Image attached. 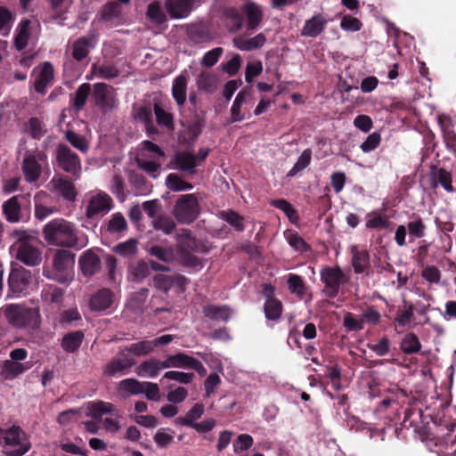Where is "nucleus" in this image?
Returning <instances> with one entry per match:
<instances>
[{
  "label": "nucleus",
  "mask_w": 456,
  "mask_h": 456,
  "mask_svg": "<svg viewBox=\"0 0 456 456\" xmlns=\"http://www.w3.org/2000/svg\"><path fill=\"white\" fill-rule=\"evenodd\" d=\"M44 238L49 245L61 248H74L77 245V235L74 225L56 218L47 223L43 229Z\"/></svg>",
  "instance_id": "f257e3e1"
},
{
  "label": "nucleus",
  "mask_w": 456,
  "mask_h": 456,
  "mask_svg": "<svg viewBox=\"0 0 456 456\" xmlns=\"http://www.w3.org/2000/svg\"><path fill=\"white\" fill-rule=\"evenodd\" d=\"M0 445L14 447L12 450L4 451L7 456H23L31 448V443L27 434L17 425H12L8 428H0Z\"/></svg>",
  "instance_id": "f03ea898"
},
{
  "label": "nucleus",
  "mask_w": 456,
  "mask_h": 456,
  "mask_svg": "<svg viewBox=\"0 0 456 456\" xmlns=\"http://www.w3.org/2000/svg\"><path fill=\"white\" fill-rule=\"evenodd\" d=\"M75 264V254L67 249H57L53 257V270L44 275L60 283H67L71 280L69 269Z\"/></svg>",
  "instance_id": "7ed1b4c3"
},
{
  "label": "nucleus",
  "mask_w": 456,
  "mask_h": 456,
  "mask_svg": "<svg viewBox=\"0 0 456 456\" xmlns=\"http://www.w3.org/2000/svg\"><path fill=\"white\" fill-rule=\"evenodd\" d=\"M30 200L28 195L18 194L5 200L2 205L4 218L11 224L19 223L28 217Z\"/></svg>",
  "instance_id": "20e7f679"
},
{
  "label": "nucleus",
  "mask_w": 456,
  "mask_h": 456,
  "mask_svg": "<svg viewBox=\"0 0 456 456\" xmlns=\"http://www.w3.org/2000/svg\"><path fill=\"white\" fill-rule=\"evenodd\" d=\"M175 219L183 224H190L195 221L200 213L199 201L194 194L182 195L174 208Z\"/></svg>",
  "instance_id": "39448f33"
},
{
  "label": "nucleus",
  "mask_w": 456,
  "mask_h": 456,
  "mask_svg": "<svg viewBox=\"0 0 456 456\" xmlns=\"http://www.w3.org/2000/svg\"><path fill=\"white\" fill-rule=\"evenodd\" d=\"M322 282L324 284L323 292L330 298H334L338 295L341 285L347 282L344 272L339 266H326L320 272Z\"/></svg>",
  "instance_id": "423d86ee"
},
{
  "label": "nucleus",
  "mask_w": 456,
  "mask_h": 456,
  "mask_svg": "<svg viewBox=\"0 0 456 456\" xmlns=\"http://www.w3.org/2000/svg\"><path fill=\"white\" fill-rule=\"evenodd\" d=\"M56 161L59 167L66 173L77 178L80 176L82 170L80 158L68 145L60 143L57 146Z\"/></svg>",
  "instance_id": "0eeeda50"
},
{
  "label": "nucleus",
  "mask_w": 456,
  "mask_h": 456,
  "mask_svg": "<svg viewBox=\"0 0 456 456\" xmlns=\"http://www.w3.org/2000/svg\"><path fill=\"white\" fill-rule=\"evenodd\" d=\"M37 314L17 305H9L5 309V317L8 322L16 328L32 326L37 322Z\"/></svg>",
  "instance_id": "6e6552de"
},
{
  "label": "nucleus",
  "mask_w": 456,
  "mask_h": 456,
  "mask_svg": "<svg viewBox=\"0 0 456 456\" xmlns=\"http://www.w3.org/2000/svg\"><path fill=\"white\" fill-rule=\"evenodd\" d=\"M135 364L134 359L126 354L125 350L119 352L118 356L112 358L102 370L106 377H116L127 374Z\"/></svg>",
  "instance_id": "1a4fd4ad"
},
{
  "label": "nucleus",
  "mask_w": 456,
  "mask_h": 456,
  "mask_svg": "<svg viewBox=\"0 0 456 456\" xmlns=\"http://www.w3.org/2000/svg\"><path fill=\"white\" fill-rule=\"evenodd\" d=\"M93 87L94 104L103 111L114 109L116 101L112 95V87L105 83H95Z\"/></svg>",
  "instance_id": "9d476101"
},
{
  "label": "nucleus",
  "mask_w": 456,
  "mask_h": 456,
  "mask_svg": "<svg viewBox=\"0 0 456 456\" xmlns=\"http://www.w3.org/2000/svg\"><path fill=\"white\" fill-rule=\"evenodd\" d=\"M54 80V69L50 61H45L39 71L35 74L33 81L34 90L42 95L45 94L48 86L53 85Z\"/></svg>",
  "instance_id": "9b49d317"
},
{
  "label": "nucleus",
  "mask_w": 456,
  "mask_h": 456,
  "mask_svg": "<svg viewBox=\"0 0 456 456\" xmlns=\"http://www.w3.org/2000/svg\"><path fill=\"white\" fill-rule=\"evenodd\" d=\"M111 208L112 199L106 193H99L89 201L86 214L88 218H93L106 214Z\"/></svg>",
  "instance_id": "f8f14e48"
},
{
  "label": "nucleus",
  "mask_w": 456,
  "mask_h": 456,
  "mask_svg": "<svg viewBox=\"0 0 456 456\" xmlns=\"http://www.w3.org/2000/svg\"><path fill=\"white\" fill-rule=\"evenodd\" d=\"M31 273L28 270L23 267L17 269H12L9 279L8 286L12 293H21L27 289L28 285L30 282Z\"/></svg>",
  "instance_id": "ddd939ff"
},
{
  "label": "nucleus",
  "mask_w": 456,
  "mask_h": 456,
  "mask_svg": "<svg viewBox=\"0 0 456 456\" xmlns=\"http://www.w3.org/2000/svg\"><path fill=\"white\" fill-rule=\"evenodd\" d=\"M171 164L175 169L187 172L191 175H195V168L198 166L195 154L188 151L176 152L171 160Z\"/></svg>",
  "instance_id": "4468645a"
},
{
  "label": "nucleus",
  "mask_w": 456,
  "mask_h": 456,
  "mask_svg": "<svg viewBox=\"0 0 456 456\" xmlns=\"http://www.w3.org/2000/svg\"><path fill=\"white\" fill-rule=\"evenodd\" d=\"M352 255L351 264L356 274H370V253L366 249H359L357 246L350 248Z\"/></svg>",
  "instance_id": "2eb2a0df"
},
{
  "label": "nucleus",
  "mask_w": 456,
  "mask_h": 456,
  "mask_svg": "<svg viewBox=\"0 0 456 456\" xmlns=\"http://www.w3.org/2000/svg\"><path fill=\"white\" fill-rule=\"evenodd\" d=\"M79 267L83 275L92 277L100 272L102 268V262L97 254L92 250L85 251L78 260Z\"/></svg>",
  "instance_id": "dca6fc26"
},
{
  "label": "nucleus",
  "mask_w": 456,
  "mask_h": 456,
  "mask_svg": "<svg viewBox=\"0 0 456 456\" xmlns=\"http://www.w3.org/2000/svg\"><path fill=\"white\" fill-rule=\"evenodd\" d=\"M16 257L28 266H36L41 262V252L27 241H21L19 244Z\"/></svg>",
  "instance_id": "f3484780"
},
{
  "label": "nucleus",
  "mask_w": 456,
  "mask_h": 456,
  "mask_svg": "<svg viewBox=\"0 0 456 456\" xmlns=\"http://www.w3.org/2000/svg\"><path fill=\"white\" fill-rule=\"evenodd\" d=\"M327 24L328 20L322 13L314 14L305 20L300 34L302 37H317L324 31Z\"/></svg>",
  "instance_id": "a211bd4d"
},
{
  "label": "nucleus",
  "mask_w": 456,
  "mask_h": 456,
  "mask_svg": "<svg viewBox=\"0 0 456 456\" xmlns=\"http://www.w3.org/2000/svg\"><path fill=\"white\" fill-rule=\"evenodd\" d=\"M96 35L93 31L86 37H81L77 38L72 45V57L77 61H82L85 60L90 50L94 47V40Z\"/></svg>",
  "instance_id": "6ab92c4d"
},
{
  "label": "nucleus",
  "mask_w": 456,
  "mask_h": 456,
  "mask_svg": "<svg viewBox=\"0 0 456 456\" xmlns=\"http://www.w3.org/2000/svg\"><path fill=\"white\" fill-rule=\"evenodd\" d=\"M193 0H165V9L172 19L187 17L191 11Z\"/></svg>",
  "instance_id": "aec40b11"
},
{
  "label": "nucleus",
  "mask_w": 456,
  "mask_h": 456,
  "mask_svg": "<svg viewBox=\"0 0 456 456\" xmlns=\"http://www.w3.org/2000/svg\"><path fill=\"white\" fill-rule=\"evenodd\" d=\"M176 240L179 254L200 251V243L192 236L191 232L188 229H182L181 232L176 234Z\"/></svg>",
  "instance_id": "412c9836"
},
{
  "label": "nucleus",
  "mask_w": 456,
  "mask_h": 456,
  "mask_svg": "<svg viewBox=\"0 0 456 456\" xmlns=\"http://www.w3.org/2000/svg\"><path fill=\"white\" fill-rule=\"evenodd\" d=\"M430 178L432 182V187L436 188L440 184L446 191H454L452 184V174L450 171L438 167L436 166L431 167Z\"/></svg>",
  "instance_id": "4be33fe9"
},
{
  "label": "nucleus",
  "mask_w": 456,
  "mask_h": 456,
  "mask_svg": "<svg viewBox=\"0 0 456 456\" xmlns=\"http://www.w3.org/2000/svg\"><path fill=\"white\" fill-rule=\"evenodd\" d=\"M32 364L27 362H16L14 361L6 360L4 362L3 367L0 370V376L5 380H12L19 375L29 370Z\"/></svg>",
  "instance_id": "5701e85b"
},
{
  "label": "nucleus",
  "mask_w": 456,
  "mask_h": 456,
  "mask_svg": "<svg viewBox=\"0 0 456 456\" xmlns=\"http://www.w3.org/2000/svg\"><path fill=\"white\" fill-rule=\"evenodd\" d=\"M113 293L109 289H101L94 294L90 299L89 305L93 311H105L113 303Z\"/></svg>",
  "instance_id": "b1692460"
},
{
  "label": "nucleus",
  "mask_w": 456,
  "mask_h": 456,
  "mask_svg": "<svg viewBox=\"0 0 456 456\" xmlns=\"http://www.w3.org/2000/svg\"><path fill=\"white\" fill-rule=\"evenodd\" d=\"M21 168L25 180L28 183L37 182L42 173L41 165L32 154H28L24 158Z\"/></svg>",
  "instance_id": "393cba45"
},
{
  "label": "nucleus",
  "mask_w": 456,
  "mask_h": 456,
  "mask_svg": "<svg viewBox=\"0 0 456 456\" xmlns=\"http://www.w3.org/2000/svg\"><path fill=\"white\" fill-rule=\"evenodd\" d=\"M85 338L82 330H75L66 333L61 341V346L67 354L76 353L81 346Z\"/></svg>",
  "instance_id": "a878e982"
},
{
  "label": "nucleus",
  "mask_w": 456,
  "mask_h": 456,
  "mask_svg": "<svg viewBox=\"0 0 456 456\" xmlns=\"http://www.w3.org/2000/svg\"><path fill=\"white\" fill-rule=\"evenodd\" d=\"M30 25L31 21L28 19H22L16 28L13 43L19 52L24 50L28 45L30 38Z\"/></svg>",
  "instance_id": "bb28decb"
},
{
  "label": "nucleus",
  "mask_w": 456,
  "mask_h": 456,
  "mask_svg": "<svg viewBox=\"0 0 456 456\" xmlns=\"http://www.w3.org/2000/svg\"><path fill=\"white\" fill-rule=\"evenodd\" d=\"M243 9L247 18V30L252 31L256 29L263 20L262 9L252 2L246 4Z\"/></svg>",
  "instance_id": "cd10ccee"
},
{
  "label": "nucleus",
  "mask_w": 456,
  "mask_h": 456,
  "mask_svg": "<svg viewBox=\"0 0 456 456\" xmlns=\"http://www.w3.org/2000/svg\"><path fill=\"white\" fill-rule=\"evenodd\" d=\"M266 42V37L264 33H259L251 38L235 37L233 39V45L240 51H254L260 49L265 45Z\"/></svg>",
  "instance_id": "c85d7f7f"
},
{
  "label": "nucleus",
  "mask_w": 456,
  "mask_h": 456,
  "mask_svg": "<svg viewBox=\"0 0 456 456\" xmlns=\"http://www.w3.org/2000/svg\"><path fill=\"white\" fill-rule=\"evenodd\" d=\"M251 95L250 87H245L236 95L235 100L231 108V118L228 124L242 121L245 118L244 114L241 113V106L246 102V98Z\"/></svg>",
  "instance_id": "c756f323"
},
{
  "label": "nucleus",
  "mask_w": 456,
  "mask_h": 456,
  "mask_svg": "<svg viewBox=\"0 0 456 456\" xmlns=\"http://www.w3.org/2000/svg\"><path fill=\"white\" fill-rule=\"evenodd\" d=\"M164 364H167L166 360L160 361L156 358H151L150 360L142 362L137 367V374L142 377L148 376L151 378H154L159 374V372L161 370L167 369V366H164Z\"/></svg>",
  "instance_id": "7c9ffc66"
},
{
  "label": "nucleus",
  "mask_w": 456,
  "mask_h": 456,
  "mask_svg": "<svg viewBox=\"0 0 456 456\" xmlns=\"http://www.w3.org/2000/svg\"><path fill=\"white\" fill-rule=\"evenodd\" d=\"M150 273L151 272L148 263L144 260H140L129 265L127 279L132 282L139 283L147 278Z\"/></svg>",
  "instance_id": "2f4dec72"
},
{
  "label": "nucleus",
  "mask_w": 456,
  "mask_h": 456,
  "mask_svg": "<svg viewBox=\"0 0 456 456\" xmlns=\"http://www.w3.org/2000/svg\"><path fill=\"white\" fill-rule=\"evenodd\" d=\"M65 290L53 284H46L41 291V299L45 304L61 305Z\"/></svg>",
  "instance_id": "473e14b6"
},
{
  "label": "nucleus",
  "mask_w": 456,
  "mask_h": 456,
  "mask_svg": "<svg viewBox=\"0 0 456 456\" xmlns=\"http://www.w3.org/2000/svg\"><path fill=\"white\" fill-rule=\"evenodd\" d=\"M203 314L211 320L228 322L232 310L227 305H208L203 308Z\"/></svg>",
  "instance_id": "72a5a7b5"
},
{
  "label": "nucleus",
  "mask_w": 456,
  "mask_h": 456,
  "mask_svg": "<svg viewBox=\"0 0 456 456\" xmlns=\"http://www.w3.org/2000/svg\"><path fill=\"white\" fill-rule=\"evenodd\" d=\"M187 77L184 75L176 77L172 86V96L179 107L186 102Z\"/></svg>",
  "instance_id": "f704fd0d"
},
{
  "label": "nucleus",
  "mask_w": 456,
  "mask_h": 456,
  "mask_svg": "<svg viewBox=\"0 0 456 456\" xmlns=\"http://www.w3.org/2000/svg\"><path fill=\"white\" fill-rule=\"evenodd\" d=\"M54 189L57 190L62 198L68 201H74L77 197V191L74 183L67 178L53 179Z\"/></svg>",
  "instance_id": "c9c22d12"
},
{
  "label": "nucleus",
  "mask_w": 456,
  "mask_h": 456,
  "mask_svg": "<svg viewBox=\"0 0 456 456\" xmlns=\"http://www.w3.org/2000/svg\"><path fill=\"white\" fill-rule=\"evenodd\" d=\"M153 110L157 124L167 131L173 132L175 130L174 115L165 110L159 103L154 104Z\"/></svg>",
  "instance_id": "e433bc0d"
},
{
  "label": "nucleus",
  "mask_w": 456,
  "mask_h": 456,
  "mask_svg": "<svg viewBox=\"0 0 456 456\" xmlns=\"http://www.w3.org/2000/svg\"><path fill=\"white\" fill-rule=\"evenodd\" d=\"M91 93V85L88 83L81 84L74 94H70V103L76 110H81L86 102Z\"/></svg>",
  "instance_id": "4c0bfd02"
},
{
  "label": "nucleus",
  "mask_w": 456,
  "mask_h": 456,
  "mask_svg": "<svg viewBox=\"0 0 456 456\" xmlns=\"http://www.w3.org/2000/svg\"><path fill=\"white\" fill-rule=\"evenodd\" d=\"M204 414V405L202 403H195L192 408L183 417H178L175 422L178 425L191 428Z\"/></svg>",
  "instance_id": "58836bf2"
},
{
  "label": "nucleus",
  "mask_w": 456,
  "mask_h": 456,
  "mask_svg": "<svg viewBox=\"0 0 456 456\" xmlns=\"http://www.w3.org/2000/svg\"><path fill=\"white\" fill-rule=\"evenodd\" d=\"M144 381H139L135 379L129 378L121 380L118 385V391L120 394L137 395L142 394V387Z\"/></svg>",
  "instance_id": "ea45409f"
},
{
  "label": "nucleus",
  "mask_w": 456,
  "mask_h": 456,
  "mask_svg": "<svg viewBox=\"0 0 456 456\" xmlns=\"http://www.w3.org/2000/svg\"><path fill=\"white\" fill-rule=\"evenodd\" d=\"M219 217L228 223L238 232L245 230L244 217L232 209L221 211Z\"/></svg>",
  "instance_id": "a19ab883"
},
{
  "label": "nucleus",
  "mask_w": 456,
  "mask_h": 456,
  "mask_svg": "<svg viewBox=\"0 0 456 456\" xmlns=\"http://www.w3.org/2000/svg\"><path fill=\"white\" fill-rule=\"evenodd\" d=\"M227 27L230 32L236 33L242 28L244 16L236 8H229L225 12Z\"/></svg>",
  "instance_id": "79ce46f5"
},
{
  "label": "nucleus",
  "mask_w": 456,
  "mask_h": 456,
  "mask_svg": "<svg viewBox=\"0 0 456 456\" xmlns=\"http://www.w3.org/2000/svg\"><path fill=\"white\" fill-rule=\"evenodd\" d=\"M147 19L155 24H163L167 20L165 12L162 10L161 4L159 1L151 2L146 12Z\"/></svg>",
  "instance_id": "37998d69"
},
{
  "label": "nucleus",
  "mask_w": 456,
  "mask_h": 456,
  "mask_svg": "<svg viewBox=\"0 0 456 456\" xmlns=\"http://www.w3.org/2000/svg\"><path fill=\"white\" fill-rule=\"evenodd\" d=\"M26 132L35 140H40L47 132L45 125L39 118H30L26 124Z\"/></svg>",
  "instance_id": "c03bdc74"
},
{
  "label": "nucleus",
  "mask_w": 456,
  "mask_h": 456,
  "mask_svg": "<svg viewBox=\"0 0 456 456\" xmlns=\"http://www.w3.org/2000/svg\"><path fill=\"white\" fill-rule=\"evenodd\" d=\"M283 311V305L279 299L265 300L264 305L265 316L269 321H278Z\"/></svg>",
  "instance_id": "a18cd8bd"
},
{
  "label": "nucleus",
  "mask_w": 456,
  "mask_h": 456,
  "mask_svg": "<svg viewBox=\"0 0 456 456\" xmlns=\"http://www.w3.org/2000/svg\"><path fill=\"white\" fill-rule=\"evenodd\" d=\"M271 206L281 210L292 224H297L299 216L296 208L286 200L278 199L271 201Z\"/></svg>",
  "instance_id": "49530a36"
},
{
  "label": "nucleus",
  "mask_w": 456,
  "mask_h": 456,
  "mask_svg": "<svg viewBox=\"0 0 456 456\" xmlns=\"http://www.w3.org/2000/svg\"><path fill=\"white\" fill-rule=\"evenodd\" d=\"M400 348L404 354H412L420 351L421 344L414 333H408L402 339Z\"/></svg>",
  "instance_id": "de8ad7c7"
},
{
  "label": "nucleus",
  "mask_w": 456,
  "mask_h": 456,
  "mask_svg": "<svg viewBox=\"0 0 456 456\" xmlns=\"http://www.w3.org/2000/svg\"><path fill=\"white\" fill-rule=\"evenodd\" d=\"M65 138L74 148L82 153H86L89 151V142L84 135L69 130L66 132Z\"/></svg>",
  "instance_id": "09e8293b"
},
{
  "label": "nucleus",
  "mask_w": 456,
  "mask_h": 456,
  "mask_svg": "<svg viewBox=\"0 0 456 456\" xmlns=\"http://www.w3.org/2000/svg\"><path fill=\"white\" fill-rule=\"evenodd\" d=\"M167 187L173 191H182L191 190L193 185L191 183L183 181L178 175L171 173L166 178Z\"/></svg>",
  "instance_id": "8fccbe9b"
},
{
  "label": "nucleus",
  "mask_w": 456,
  "mask_h": 456,
  "mask_svg": "<svg viewBox=\"0 0 456 456\" xmlns=\"http://www.w3.org/2000/svg\"><path fill=\"white\" fill-rule=\"evenodd\" d=\"M312 159V151L311 149H305L303 151L301 155L298 157L297 162L293 166V167L288 172L287 177H293L297 173L303 171L305 167H307Z\"/></svg>",
  "instance_id": "3c124183"
},
{
  "label": "nucleus",
  "mask_w": 456,
  "mask_h": 456,
  "mask_svg": "<svg viewBox=\"0 0 456 456\" xmlns=\"http://www.w3.org/2000/svg\"><path fill=\"white\" fill-rule=\"evenodd\" d=\"M106 229L111 234L122 232L127 229V223L124 216L120 212H117L111 216Z\"/></svg>",
  "instance_id": "603ef678"
},
{
  "label": "nucleus",
  "mask_w": 456,
  "mask_h": 456,
  "mask_svg": "<svg viewBox=\"0 0 456 456\" xmlns=\"http://www.w3.org/2000/svg\"><path fill=\"white\" fill-rule=\"evenodd\" d=\"M154 349V344L152 340H142L137 343L131 344L125 350L132 353L135 356H143L151 353Z\"/></svg>",
  "instance_id": "864d4df0"
},
{
  "label": "nucleus",
  "mask_w": 456,
  "mask_h": 456,
  "mask_svg": "<svg viewBox=\"0 0 456 456\" xmlns=\"http://www.w3.org/2000/svg\"><path fill=\"white\" fill-rule=\"evenodd\" d=\"M409 236L411 239H420L426 234V225L419 216L414 217L407 224Z\"/></svg>",
  "instance_id": "5fc2aeb1"
},
{
  "label": "nucleus",
  "mask_w": 456,
  "mask_h": 456,
  "mask_svg": "<svg viewBox=\"0 0 456 456\" xmlns=\"http://www.w3.org/2000/svg\"><path fill=\"white\" fill-rule=\"evenodd\" d=\"M114 410V405L110 403L97 401L90 403L89 411L90 415L94 419H101L105 413H111Z\"/></svg>",
  "instance_id": "6e6d98bb"
},
{
  "label": "nucleus",
  "mask_w": 456,
  "mask_h": 456,
  "mask_svg": "<svg viewBox=\"0 0 456 456\" xmlns=\"http://www.w3.org/2000/svg\"><path fill=\"white\" fill-rule=\"evenodd\" d=\"M148 253L165 263L172 262L174 259V251L171 248L154 245L148 249Z\"/></svg>",
  "instance_id": "4d7b16f0"
},
{
  "label": "nucleus",
  "mask_w": 456,
  "mask_h": 456,
  "mask_svg": "<svg viewBox=\"0 0 456 456\" xmlns=\"http://www.w3.org/2000/svg\"><path fill=\"white\" fill-rule=\"evenodd\" d=\"M288 287L291 293L302 297L305 293V285L301 276L290 273L288 278Z\"/></svg>",
  "instance_id": "13d9d810"
},
{
  "label": "nucleus",
  "mask_w": 456,
  "mask_h": 456,
  "mask_svg": "<svg viewBox=\"0 0 456 456\" xmlns=\"http://www.w3.org/2000/svg\"><path fill=\"white\" fill-rule=\"evenodd\" d=\"M96 77L102 79H112L119 76V70L110 64H102L100 66L93 65Z\"/></svg>",
  "instance_id": "bf43d9fd"
},
{
  "label": "nucleus",
  "mask_w": 456,
  "mask_h": 456,
  "mask_svg": "<svg viewBox=\"0 0 456 456\" xmlns=\"http://www.w3.org/2000/svg\"><path fill=\"white\" fill-rule=\"evenodd\" d=\"M14 20V14L8 8L0 6V31H5L4 36L9 34Z\"/></svg>",
  "instance_id": "052dcab7"
},
{
  "label": "nucleus",
  "mask_w": 456,
  "mask_h": 456,
  "mask_svg": "<svg viewBox=\"0 0 456 456\" xmlns=\"http://www.w3.org/2000/svg\"><path fill=\"white\" fill-rule=\"evenodd\" d=\"M192 252L180 253V262L183 266L191 268L194 271H200L203 268L201 259L191 254Z\"/></svg>",
  "instance_id": "680f3d73"
},
{
  "label": "nucleus",
  "mask_w": 456,
  "mask_h": 456,
  "mask_svg": "<svg viewBox=\"0 0 456 456\" xmlns=\"http://www.w3.org/2000/svg\"><path fill=\"white\" fill-rule=\"evenodd\" d=\"M153 228L166 234H171L175 229V223L169 216H160L153 220Z\"/></svg>",
  "instance_id": "e2e57ef3"
},
{
  "label": "nucleus",
  "mask_w": 456,
  "mask_h": 456,
  "mask_svg": "<svg viewBox=\"0 0 456 456\" xmlns=\"http://www.w3.org/2000/svg\"><path fill=\"white\" fill-rule=\"evenodd\" d=\"M340 28L345 31L356 32L362 29V21L350 14H346L340 21Z\"/></svg>",
  "instance_id": "0e129e2a"
},
{
  "label": "nucleus",
  "mask_w": 456,
  "mask_h": 456,
  "mask_svg": "<svg viewBox=\"0 0 456 456\" xmlns=\"http://www.w3.org/2000/svg\"><path fill=\"white\" fill-rule=\"evenodd\" d=\"M254 444L253 437L248 434H240L233 443V452L240 453L248 450Z\"/></svg>",
  "instance_id": "69168bd1"
},
{
  "label": "nucleus",
  "mask_w": 456,
  "mask_h": 456,
  "mask_svg": "<svg viewBox=\"0 0 456 456\" xmlns=\"http://www.w3.org/2000/svg\"><path fill=\"white\" fill-rule=\"evenodd\" d=\"M115 251L123 256H133L137 251V240L129 239L125 242H121L115 247Z\"/></svg>",
  "instance_id": "338daca9"
},
{
  "label": "nucleus",
  "mask_w": 456,
  "mask_h": 456,
  "mask_svg": "<svg viewBox=\"0 0 456 456\" xmlns=\"http://www.w3.org/2000/svg\"><path fill=\"white\" fill-rule=\"evenodd\" d=\"M121 12V7L115 2H110L103 5L101 11V17L104 20H111L118 18Z\"/></svg>",
  "instance_id": "774afa93"
}]
</instances>
